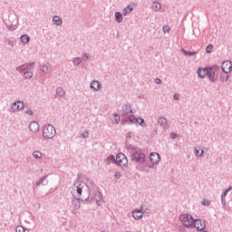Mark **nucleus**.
Listing matches in <instances>:
<instances>
[{
	"mask_svg": "<svg viewBox=\"0 0 232 232\" xmlns=\"http://www.w3.org/2000/svg\"><path fill=\"white\" fill-rule=\"evenodd\" d=\"M71 193L73 197L72 204L75 209L81 208V200L84 202L90 198V188L83 181L74 182Z\"/></svg>",
	"mask_w": 232,
	"mask_h": 232,
	"instance_id": "1",
	"label": "nucleus"
},
{
	"mask_svg": "<svg viewBox=\"0 0 232 232\" xmlns=\"http://www.w3.org/2000/svg\"><path fill=\"white\" fill-rule=\"evenodd\" d=\"M122 111L123 113L121 117L125 122H129L130 124H136L137 122H139V119H137L135 115H130V113H133V108H131V104H124L122 106Z\"/></svg>",
	"mask_w": 232,
	"mask_h": 232,
	"instance_id": "2",
	"label": "nucleus"
},
{
	"mask_svg": "<svg viewBox=\"0 0 232 232\" xmlns=\"http://www.w3.org/2000/svg\"><path fill=\"white\" fill-rule=\"evenodd\" d=\"M219 72H220V67H218V65L207 67V77L210 81V82H217V79H218Z\"/></svg>",
	"mask_w": 232,
	"mask_h": 232,
	"instance_id": "3",
	"label": "nucleus"
},
{
	"mask_svg": "<svg viewBox=\"0 0 232 232\" xmlns=\"http://www.w3.org/2000/svg\"><path fill=\"white\" fill-rule=\"evenodd\" d=\"M179 220L181 221V224H183L184 227H187V229H190L191 227H193V216L190 214H180L179 215Z\"/></svg>",
	"mask_w": 232,
	"mask_h": 232,
	"instance_id": "4",
	"label": "nucleus"
},
{
	"mask_svg": "<svg viewBox=\"0 0 232 232\" xmlns=\"http://www.w3.org/2000/svg\"><path fill=\"white\" fill-rule=\"evenodd\" d=\"M56 133L55 127L52 124H46L43 129V137L44 139H53Z\"/></svg>",
	"mask_w": 232,
	"mask_h": 232,
	"instance_id": "5",
	"label": "nucleus"
},
{
	"mask_svg": "<svg viewBox=\"0 0 232 232\" xmlns=\"http://www.w3.org/2000/svg\"><path fill=\"white\" fill-rule=\"evenodd\" d=\"M132 162L136 164H145L146 163V154L142 150H136L131 154Z\"/></svg>",
	"mask_w": 232,
	"mask_h": 232,
	"instance_id": "6",
	"label": "nucleus"
},
{
	"mask_svg": "<svg viewBox=\"0 0 232 232\" xmlns=\"http://www.w3.org/2000/svg\"><path fill=\"white\" fill-rule=\"evenodd\" d=\"M87 200L89 204H95L96 206H101L102 202V194L99 191H96L93 194H90V197Z\"/></svg>",
	"mask_w": 232,
	"mask_h": 232,
	"instance_id": "7",
	"label": "nucleus"
},
{
	"mask_svg": "<svg viewBox=\"0 0 232 232\" xmlns=\"http://www.w3.org/2000/svg\"><path fill=\"white\" fill-rule=\"evenodd\" d=\"M150 160L151 164L147 165V168L153 169V168L160 162V155L157 152H152L150 154Z\"/></svg>",
	"mask_w": 232,
	"mask_h": 232,
	"instance_id": "8",
	"label": "nucleus"
},
{
	"mask_svg": "<svg viewBox=\"0 0 232 232\" xmlns=\"http://www.w3.org/2000/svg\"><path fill=\"white\" fill-rule=\"evenodd\" d=\"M116 164L121 168H128V158L123 153H119L116 156Z\"/></svg>",
	"mask_w": 232,
	"mask_h": 232,
	"instance_id": "9",
	"label": "nucleus"
},
{
	"mask_svg": "<svg viewBox=\"0 0 232 232\" xmlns=\"http://www.w3.org/2000/svg\"><path fill=\"white\" fill-rule=\"evenodd\" d=\"M24 109V102L22 101H15L10 108L11 112H15V111H21V110Z\"/></svg>",
	"mask_w": 232,
	"mask_h": 232,
	"instance_id": "10",
	"label": "nucleus"
},
{
	"mask_svg": "<svg viewBox=\"0 0 232 232\" xmlns=\"http://www.w3.org/2000/svg\"><path fill=\"white\" fill-rule=\"evenodd\" d=\"M191 227H195L198 231H202V229H206V223L202 219H193Z\"/></svg>",
	"mask_w": 232,
	"mask_h": 232,
	"instance_id": "11",
	"label": "nucleus"
},
{
	"mask_svg": "<svg viewBox=\"0 0 232 232\" xmlns=\"http://www.w3.org/2000/svg\"><path fill=\"white\" fill-rule=\"evenodd\" d=\"M221 70L223 73H231L232 72V63L231 61H225L221 64Z\"/></svg>",
	"mask_w": 232,
	"mask_h": 232,
	"instance_id": "12",
	"label": "nucleus"
},
{
	"mask_svg": "<svg viewBox=\"0 0 232 232\" xmlns=\"http://www.w3.org/2000/svg\"><path fill=\"white\" fill-rule=\"evenodd\" d=\"M132 217H133L134 220H140V218H142V217H144L143 205L140 206V209L132 211Z\"/></svg>",
	"mask_w": 232,
	"mask_h": 232,
	"instance_id": "13",
	"label": "nucleus"
},
{
	"mask_svg": "<svg viewBox=\"0 0 232 232\" xmlns=\"http://www.w3.org/2000/svg\"><path fill=\"white\" fill-rule=\"evenodd\" d=\"M29 130L33 133H37V131H39V123L35 121H31L29 124Z\"/></svg>",
	"mask_w": 232,
	"mask_h": 232,
	"instance_id": "14",
	"label": "nucleus"
},
{
	"mask_svg": "<svg viewBox=\"0 0 232 232\" xmlns=\"http://www.w3.org/2000/svg\"><path fill=\"white\" fill-rule=\"evenodd\" d=\"M158 124H160V126L161 128H163V130H168V119L164 118V117H160L158 119Z\"/></svg>",
	"mask_w": 232,
	"mask_h": 232,
	"instance_id": "15",
	"label": "nucleus"
},
{
	"mask_svg": "<svg viewBox=\"0 0 232 232\" xmlns=\"http://www.w3.org/2000/svg\"><path fill=\"white\" fill-rule=\"evenodd\" d=\"M229 72H221L219 81L220 82H231L230 76L227 74Z\"/></svg>",
	"mask_w": 232,
	"mask_h": 232,
	"instance_id": "16",
	"label": "nucleus"
},
{
	"mask_svg": "<svg viewBox=\"0 0 232 232\" xmlns=\"http://www.w3.org/2000/svg\"><path fill=\"white\" fill-rule=\"evenodd\" d=\"M91 90L93 92H100L101 90V82L99 81H92L90 85Z\"/></svg>",
	"mask_w": 232,
	"mask_h": 232,
	"instance_id": "17",
	"label": "nucleus"
},
{
	"mask_svg": "<svg viewBox=\"0 0 232 232\" xmlns=\"http://www.w3.org/2000/svg\"><path fill=\"white\" fill-rule=\"evenodd\" d=\"M208 77V68H199L198 70V77H199V79H204V77Z\"/></svg>",
	"mask_w": 232,
	"mask_h": 232,
	"instance_id": "18",
	"label": "nucleus"
},
{
	"mask_svg": "<svg viewBox=\"0 0 232 232\" xmlns=\"http://www.w3.org/2000/svg\"><path fill=\"white\" fill-rule=\"evenodd\" d=\"M46 179H48V175H45V176L40 178V179L35 182V186H40L41 184H43L44 186H46V184H48V180H47Z\"/></svg>",
	"mask_w": 232,
	"mask_h": 232,
	"instance_id": "19",
	"label": "nucleus"
},
{
	"mask_svg": "<svg viewBox=\"0 0 232 232\" xmlns=\"http://www.w3.org/2000/svg\"><path fill=\"white\" fill-rule=\"evenodd\" d=\"M53 24L56 26H61V24H63V18L59 15L53 16Z\"/></svg>",
	"mask_w": 232,
	"mask_h": 232,
	"instance_id": "20",
	"label": "nucleus"
},
{
	"mask_svg": "<svg viewBox=\"0 0 232 232\" xmlns=\"http://www.w3.org/2000/svg\"><path fill=\"white\" fill-rule=\"evenodd\" d=\"M41 72H44V75H48L50 72V63H45L41 66Z\"/></svg>",
	"mask_w": 232,
	"mask_h": 232,
	"instance_id": "21",
	"label": "nucleus"
},
{
	"mask_svg": "<svg viewBox=\"0 0 232 232\" xmlns=\"http://www.w3.org/2000/svg\"><path fill=\"white\" fill-rule=\"evenodd\" d=\"M114 18L116 23H122V21H124V18H122V14L121 12H116L114 14Z\"/></svg>",
	"mask_w": 232,
	"mask_h": 232,
	"instance_id": "22",
	"label": "nucleus"
},
{
	"mask_svg": "<svg viewBox=\"0 0 232 232\" xmlns=\"http://www.w3.org/2000/svg\"><path fill=\"white\" fill-rule=\"evenodd\" d=\"M21 43H24V44H28L30 43V36L28 34H23L20 36Z\"/></svg>",
	"mask_w": 232,
	"mask_h": 232,
	"instance_id": "23",
	"label": "nucleus"
},
{
	"mask_svg": "<svg viewBox=\"0 0 232 232\" xmlns=\"http://www.w3.org/2000/svg\"><path fill=\"white\" fill-rule=\"evenodd\" d=\"M194 153L196 157H202V155H204V150H201L200 152V146H197L194 148Z\"/></svg>",
	"mask_w": 232,
	"mask_h": 232,
	"instance_id": "24",
	"label": "nucleus"
},
{
	"mask_svg": "<svg viewBox=\"0 0 232 232\" xmlns=\"http://www.w3.org/2000/svg\"><path fill=\"white\" fill-rule=\"evenodd\" d=\"M28 71V66L26 64L20 65L16 68V72H19V73H24V72Z\"/></svg>",
	"mask_w": 232,
	"mask_h": 232,
	"instance_id": "25",
	"label": "nucleus"
},
{
	"mask_svg": "<svg viewBox=\"0 0 232 232\" xmlns=\"http://www.w3.org/2000/svg\"><path fill=\"white\" fill-rule=\"evenodd\" d=\"M160 8H162V5H160V3H159V2L152 3V10L154 12H159V10H160Z\"/></svg>",
	"mask_w": 232,
	"mask_h": 232,
	"instance_id": "26",
	"label": "nucleus"
},
{
	"mask_svg": "<svg viewBox=\"0 0 232 232\" xmlns=\"http://www.w3.org/2000/svg\"><path fill=\"white\" fill-rule=\"evenodd\" d=\"M181 53H183V55H185L186 57H191L193 55H197V52H188L185 49H181Z\"/></svg>",
	"mask_w": 232,
	"mask_h": 232,
	"instance_id": "27",
	"label": "nucleus"
},
{
	"mask_svg": "<svg viewBox=\"0 0 232 232\" xmlns=\"http://www.w3.org/2000/svg\"><path fill=\"white\" fill-rule=\"evenodd\" d=\"M64 89H63V87H57L56 88V95L58 97H64Z\"/></svg>",
	"mask_w": 232,
	"mask_h": 232,
	"instance_id": "28",
	"label": "nucleus"
},
{
	"mask_svg": "<svg viewBox=\"0 0 232 232\" xmlns=\"http://www.w3.org/2000/svg\"><path fill=\"white\" fill-rule=\"evenodd\" d=\"M127 150H128L129 153H130V155H133V153H135V151H137V147H135L131 144H129V145H127Z\"/></svg>",
	"mask_w": 232,
	"mask_h": 232,
	"instance_id": "29",
	"label": "nucleus"
},
{
	"mask_svg": "<svg viewBox=\"0 0 232 232\" xmlns=\"http://www.w3.org/2000/svg\"><path fill=\"white\" fill-rule=\"evenodd\" d=\"M82 63V59L81 57H75L72 59V64L74 66H79Z\"/></svg>",
	"mask_w": 232,
	"mask_h": 232,
	"instance_id": "30",
	"label": "nucleus"
},
{
	"mask_svg": "<svg viewBox=\"0 0 232 232\" xmlns=\"http://www.w3.org/2000/svg\"><path fill=\"white\" fill-rule=\"evenodd\" d=\"M33 157L34 159H43V153L41 151H39V150H34L33 152Z\"/></svg>",
	"mask_w": 232,
	"mask_h": 232,
	"instance_id": "31",
	"label": "nucleus"
},
{
	"mask_svg": "<svg viewBox=\"0 0 232 232\" xmlns=\"http://www.w3.org/2000/svg\"><path fill=\"white\" fill-rule=\"evenodd\" d=\"M138 119V122H136V124H140V126H141L142 128H146V121H144L143 118H136Z\"/></svg>",
	"mask_w": 232,
	"mask_h": 232,
	"instance_id": "32",
	"label": "nucleus"
},
{
	"mask_svg": "<svg viewBox=\"0 0 232 232\" xmlns=\"http://www.w3.org/2000/svg\"><path fill=\"white\" fill-rule=\"evenodd\" d=\"M24 79H32V77H34V73L27 70L24 72Z\"/></svg>",
	"mask_w": 232,
	"mask_h": 232,
	"instance_id": "33",
	"label": "nucleus"
},
{
	"mask_svg": "<svg viewBox=\"0 0 232 232\" xmlns=\"http://www.w3.org/2000/svg\"><path fill=\"white\" fill-rule=\"evenodd\" d=\"M131 12H133V7H131V6H130V5H128L127 7H125V8L123 9V14H124L125 15H127V14H131Z\"/></svg>",
	"mask_w": 232,
	"mask_h": 232,
	"instance_id": "34",
	"label": "nucleus"
},
{
	"mask_svg": "<svg viewBox=\"0 0 232 232\" xmlns=\"http://www.w3.org/2000/svg\"><path fill=\"white\" fill-rule=\"evenodd\" d=\"M15 232H30L28 231V229H26L23 226H17L15 227Z\"/></svg>",
	"mask_w": 232,
	"mask_h": 232,
	"instance_id": "35",
	"label": "nucleus"
},
{
	"mask_svg": "<svg viewBox=\"0 0 232 232\" xmlns=\"http://www.w3.org/2000/svg\"><path fill=\"white\" fill-rule=\"evenodd\" d=\"M107 160H108V162H112L113 164H116V162H117V158H115V156H113V155H110V156L107 158Z\"/></svg>",
	"mask_w": 232,
	"mask_h": 232,
	"instance_id": "36",
	"label": "nucleus"
},
{
	"mask_svg": "<svg viewBox=\"0 0 232 232\" xmlns=\"http://www.w3.org/2000/svg\"><path fill=\"white\" fill-rule=\"evenodd\" d=\"M84 184L89 188V194H90V188H92V186H93V181H92L91 179H88L87 182Z\"/></svg>",
	"mask_w": 232,
	"mask_h": 232,
	"instance_id": "37",
	"label": "nucleus"
},
{
	"mask_svg": "<svg viewBox=\"0 0 232 232\" xmlns=\"http://www.w3.org/2000/svg\"><path fill=\"white\" fill-rule=\"evenodd\" d=\"M5 43H7V44L12 47L15 45V42L14 40L5 39Z\"/></svg>",
	"mask_w": 232,
	"mask_h": 232,
	"instance_id": "38",
	"label": "nucleus"
},
{
	"mask_svg": "<svg viewBox=\"0 0 232 232\" xmlns=\"http://www.w3.org/2000/svg\"><path fill=\"white\" fill-rule=\"evenodd\" d=\"M207 53H211L213 52V44H208L206 48Z\"/></svg>",
	"mask_w": 232,
	"mask_h": 232,
	"instance_id": "39",
	"label": "nucleus"
},
{
	"mask_svg": "<svg viewBox=\"0 0 232 232\" xmlns=\"http://www.w3.org/2000/svg\"><path fill=\"white\" fill-rule=\"evenodd\" d=\"M7 30L10 32H14V30H17V25H7Z\"/></svg>",
	"mask_w": 232,
	"mask_h": 232,
	"instance_id": "40",
	"label": "nucleus"
},
{
	"mask_svg": "<svg viewBox=\"0 0 232 232\" xmlns=\"http://www.w3.org/2000/svg\"><path fill=\"white\" fill-rule=\"evenodd\" d=\"M221 204H222L223 208L227 207V203H226V197H224V196H221Z\"/></svg>",
	"mask_w": 232,
	"mask_h": 232,
	"instance_id": "41",
	"label": "nucleus"
},
{
	"mask_svg": "<svg viewBox=\"0 0 232 232\" xmlns=\"http://www.w3.org/2000/svg\"><path fill=\"white\" fill-rule=\"evenodd\" d=\"M115 119H114V122L115 124H119V122L121 121V117L119 115H117V113L113 114Z\"/></svg>",
	"mask_w": 232,
	"mask_h": 232,
	"instance_id": "42",
	"label": "nucleus"
},
{
	"mask_svg": "<svg viewBox=\"0 0 232 232\" xmlns=\"http://www.w3.org/2000/svg\"><path fill=\"white\" fill-rule=\"evenodd\" d=\"M232 189L231 187H229L228 188L225 189L223 194L221 195V197H227V194L229 193V190Z\"/></svg>",
	"mask_w": 232,
	"mask_h": 232,
	"instance_id": "43",
	"label": "nucleus"
},
{
	"mask_svg": "<svg viewBox=\"0 0 232 232\" xmlns=\"http://www.w3.org/2000/svg\"><path fill=\"white\" fill-rule=\"evenodd\" d=\"M82 59L86 62L90 59V57L88 56V54L86 53H83L82 54Z\"/></svg>",
	"mask_w": 232,
	"mask_h": 232,
	"instance_id": "44",
	"label": "nucleus"
},
{
	"mask_svg": "<svg viewBox=\"0 0 232 232\" xmlns=\"http://www.w3.org/2000/svg\"><path fill=\"white\" fill-rule=\"evenodd\" d=\"M162 30H163V33L166 34L167 32H169L171 28H169V25H164Z\"/></svg>",
	"mask_w": 232,
	"mask_h": 232,
	"instance_id": "45",
	"label": "nucleus"
},
{
	"mask_svg": "<svg viewBox=\"0 0 232 232\" xmlns=\"http://www.w3.org/2000/svg\"><path fill=\"white\" fill-rule=\"evenodd\" d=\"M201 204H202V206H209V200H208V199H203V200L201 201Z\"/></svg>",
	"mask_w": 232,
	"mask_h": 232,
	"instance_id": "46",
	"label": "nucleus"
},
{
	"mask_svg": "<svg viewBox=\"0 0 232 232\" xmlns=\"http://www.w3.org/2000/svg\"><path fill=\"white\" fill-rule=\"evenodd\" d=\"M34 64H35V63L26 64L25 66H27V71L32 70L34 68Z\"/></svg>",
	"mask_w": 232,
	"mask_h": 232,
	"instance_id": "47",
	"label": "nucleus"
},
{
	"mask_svg": "<svg viewBox=\"0 0 232 232\" xmlns=\"http://www.w3.org/2000/svg\"><path fill=\"white\" fill-rule=\"evenodd\" d=\"M154 82H155V84H161L162 80H160V78H155Z\"/></svg>",
	"mask_w": 232,
	"mask_h": 232,
	"instance_id": "48",
	"label": "nucleus"
},
{
	"mask_svg": "<svg viewBox=\"0 0 232 232\" xmlns=\"http://www.w3.org/2000/svg\"><path fill=\"white\" fill-rule=\"evenodd\" d=\"M179 137V134H177L176 132H171L170 133V139H176V138H178Z\"/></svg>",
	"mask_w": 232,
	"mask_h": 232,
	"instance_id": "49",
	"label": "nucleus"
},
{
	"mask_svg": "<svg viewBox=\"0 0 232 232\" xmlns=\"http://www.w3.org/2000/svg\"><path fill=\"white\" fill-rule=\"evenodd\" d=\"M114 177L115 179H121V177H122V174H121V172H115Z\"/></svg>",
	"mask_w": 232,
	"mask_h": 232,
	"instance_id": "50",
	"label": "nucleus"
},
{
	"mask_svg": "<svg viewBox=\"0 0 232 232\" xmlns=\"http://www.w3.org/2000/svg\"><path fill=\"white\" fill-rule=\"evenodd\" d=\"M25 113H27V115H34V111H32V109H28L25 111Z\"/></svg>",
	"mask_w": 232,
	"mask_h": 232,
	"instance_id": "51",
	"label": "nucleus"
},
{
	"mask_svg": "<svg viewBox=\"0 0 232 232\" xmlns=\"http://www.w3.org/2000/svg\"><path fill=\"white\" fill-rule=\"evenodd\" d=\"M82 139H88V131H84L83 133H82Z\"/></svg>",
	"mask_w": 232,
	"mask_h": 232,
	"instance_id": "52",
	"label": "nucleus"
},
{
	"mask_svg": "<svg viewBox=\"0 0 232 232\" xmlns=\"http://www.w3.org/2000/svg\"><path fill=\"white\" fill-rule=\"evenodd\" d=\"M173 99H174V101H179V94L175 93L173 95Z\"/></svg>",
	"mask_w": 232,
	"mask_h": 232,
	"instance_id": "53",
	"label": "nucleus"
},
{
	"mask_svg": "<svg viewBox=\"0 0 232 232\" xmlns=\"http://www.w3.org/2000/svg\"><path fill=\"white\" fill-rule=\"evenodd\" d=\"M127 139H131V133L129 132V133L127 134Z\"/></svg>",
	"mask_w": 232,
	"mask_h": 232,
	"instance_id": "54",
	"label": "nucleus"
},
{
	"mask_svg": "<svg viewBox=\"0 0 232 232\" xmlns=\"http://www.w3.org/2000/svg\"><path fill=\"white\" fill-rule=\"evenodd\" d=\"M198 232H208V231L205 229H202V230H198Z\"/></svg>",
	"mask_w": 232,
	"mask_h": 232,
	"instance_id": "55",
	"label": "nucleus"
},
{
	"mask_svg": "<svg viewBox=\"0 0 232 232\" xmlns=\"http://www.w3.org/2000/svg\"><path fill=\"white\" fill-rule=\"evenodd\" d=\"M143 170L146 171V173H150V170H146V169H143Z\"/></svg>",
	"mask_w": 232,
	"mask_h": 232,
	"instance_id": "56",
	"label": "nucleus"
},
{
	"mask_svg": "<svg viewBox=\"0 0 232 232\" xmlns=\"http://www.w3.org/2000/svg\"><path fill=\"white\" fill-rule=\"evenodd\" d=\"M72 213H73V215H75V211L74 210H72Z\"/></svg>",
	"mask_w": 232,
	"mask_h": 232,
	"instance_id": "57",
	"label": "nucleus"
},
{
	"mask_svg": "<svg viewBox=\"0 0 232 232\" xmlns=\"http://www.w3.org/2000/svg\"><path fill=\"white\" fill-rule=\"evenodd\" d=\"M102 232H106V231L103 230V231H102Z\"/></svg>",
	"mask_w": 232,
	"mask_h": 232,
	"instance_id": "58",
	"label": "nucleus"
}]
</instances>
